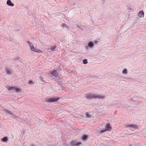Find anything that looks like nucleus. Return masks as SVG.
I'll use <instances>...</instances> for the list:
<instances>
[{
  "label": "nucleus",
  "instance_id": "f257e3e1",
  "mask_svg": "<svg viewBox=\"0 0 146 146\" xmlns=\"http://www.w3.org/2000/svg\"><path fill=\"white\" fill-rule=\"evenodd\" d=\"M86 98L88 99H91L93 98L104 99L105 98V97L104 96H102L98 94L90 93L86 94Z\"/></svg>",
  "mask_w": 146,
  "mask_h": 146
},
{
  "label": "nucleus",
  "instance_id": "f03ea898",
  "mask_svg": "<svg viewBox=\"0 0 146 146\" xmlns=\"http://www.w3.org/2000/svg\"><path fill=\"white\" fill-rule=\"evenodd\" d=\"M111 129L112 128L110 124L108 123L106 124V128L105 129H104L101 130L97 129L96 130V131L98 133H100L102 134L107 131L111 130Z\"/></svg>",
  "mask_w": 146,
  "mask_h": 146
},
{
  "label": "nucleus",
  "instance_id": "7ed1b4c3",
  "mask_svg": "<svg viewBox=\"0 0 146 146\" xmlns=\"http://www.w3.org/2000/svg\"><path fill=\"white\" fill-rule=\"evenodd\" d=\"M27 42L29 44L30 48L32 51L35 52H39L40 53L42 52V51L38 50L37 49L35 48V47H34L33 44L30 42L29 41H27Z\"/></svg>",
  "mask_w": 146,
  "mask_h": 146
},
{
  "label": "nucleus",
  "instance_id": "20e7f679",
  "mask_svg": "<svg viewBox=\"0 0 146 146\" xmlns=\"http://www.w3.org/2000/svg\"><path fill=\"white\" fill-rule=\"evenodd\" d=\"M6 88H7L9 90H12L13 91H15L16 92H21V89L20 88H17L14 87L7 86Z\"/></svg>",
  "mask_w": 146,
  "mask_h": 146
},
{
  "label": "nucleus",
  "instance_id": "39448f33",
  "mask_svg": "<svg viewBox=\"0 0 146 146\" xmlns=\"http://www.w3.org/2000/svg\"><path fill=\"white\" fill-rule=\"evenodd\" d=\"M60 99V98L59 97L57 98H52L46 99L45 101L47 102H55L58 101Z\"/></svg>",
  "mask_w": 146,
  "mask_h": 146
},
{
  "label": "nucleus",
  "instance_id": "423d86ee",
  "mask_svg": "<svg viewBox=\"0 0 146 146\" xmlns=\"http://www.w3.org/2000/svg\"><path fill=\"white\" fill-rule=\"evenodd\" d=\"M71 143L72 146H79L82 144L81 142H77L74 141H72Z\"/></svg>",
  "mask_w": 146,
  "mask_h": 146
},
{
  "label": "nucleus",
  "instance_id": "0eeeda50",
  "mask_svg": "<svg viewBox=\"0 0 146 146\" xmlns=\"http://www.w3.org/2000/svg\"><path fill=\"white\" fill-rule=\"evenodd\" d=\"M51 73L55 77H57L58 75L57 72L55 70H53Z\"/></svg>",
  "mask_w": 146,
  "mask_h": 146
},
{
  "label": "nucleus",
  "instance_id": "6e6552de",
  "mask_svg": "<svg viewBox=\"0 0 146 146\" xmlns=\"http://www.w3.org/2000/svg\"><path fill=\"white\" fill-rule=\"evenodd\" d=\"M127 126L129 127L132 128H133L136 129H138V126H137V125H135L133 124L129 125H128Z\"/></svg>",
  "mask_w": 146,
  "mask_h": 146
},
{
  "label": "nucleus",
  "instance_id": "1a4fd4ad",
  "mask_svg": "<svg viewBox=\"0 0 146 146\" xmlns=\"http://www.w3.org/2000/svg\"><path fill=\"white\" fill-rule=\"evenodd\" d=\"M138 15L140 18L143 17L144 15V13L143 11H140L138 13Z\"/></svg>",
  "mask_w": 146,
  "mask_h": 146
},
{
  "label": "nucleus",
  "instance_id": "9d476101",
  "mask_svg": "<svg viewBox=\"0 0 146 146\" xmlns=\"http://www.w3.org/2000/svg\"><path fill=\"white\" fill-rule=\"evenodd\" d=\"M7 4V5L11 6H13L14 5V4L11 2L10 0H8Z\"/></svg>",
  "mask_w": 146,
  "mask_h": 146
},
{
  "label": "nucleus",
  "instance_id": "9b49d317",
  "mask_svg": "<svg viewBox=\"0 0 146 146\" xmlns=\"http://www.w3.org/2000/svg\"><path fill=\"white\" fill-rule=\"evenodd\" d=\"M5 70L6 72L8 74H11V71L9 69L7 68H6Z\"/></svg>",
  "mask_w": 146,
  "mask_h": 146
},
{
  "label": "nucleus",
  "instance_id": "f8f14e48",
  "mask_svg": "<svg viewBox=\"0 0 146 146\" xmlns=\"http://www.w3.org/2000/svg\"><path fill=\"white\" fill-rule=\"evenodd\" d=\"M2 139V141H3V142H6L8 140V139L7 137H5L3 138Z\"/></svg>",
  "mask_w": 146,
  "mask_h": 146
},
{
  "label": "nucleus",
  "instance_id": "ddd939ff",
  "mask_svg": "<svg viewBox=\"0 0 146 146\" xmlns=\"http://www.w3.org/2000/svg\"><path fill=\"white\" fill-rule=\"evenodd\" d=\"M88 46L89 47H91L93 46L94 44L92 42H90L88 43Z\"/></svg>",
  "mask_w": 146,
  "mask_h": 146
},
{
  "label": "nucleus",
  "instance_id": "4468645a",
  "mask_svg": "<svg viewBox=\"0 0 146 146\" xmlns=\"http://www.w3.org/2000/svg\"><path fill=\"white\" fill-rule=\"evenodd\" d=\"M86 116L88 117H91V115L90 114H89L88 112H86Z\"/></svg>",
  "mask_w": 146,
  "mask_h": 146
},
{
  "label": "nucleus",
  "instance_id": "2eb2a0df",
  "mask_svg": "<svg viewBox=\"0 0 146 146\" xmlns=\"http://www.w3.org/2000/svg\"><path fill=\"white\" fill-rule=\"evenodd\" d=\"M87 138V136L86 135H83L82 139L83 140H86Z\"/></svg>",
  "mask_w": 146,
  "mask_h": 146
},
{
  "label": "nucleus",
  "instance_id": "dca6fc26",
  "mask_svg": "<svg viewBox=\"0 0 146 146\" xmlns=\"http://www.w3.org/2000/svg\"><path fill=\"white\" fill-rule=\"evenodd\" d=\"M83 62L84 64H86L87 63V60L86 59H85L83 60Z\"/></svg>",
  "mask_w": 146,
  "mask_h": 146
},
{
  "label": "nucleus",
  "instance_id": "f3484780",
  "mask_svg": "<svg viewBox=\"0 0 146 146\" xmlns=\"http://www.w3.org/2000/svg\"><path fill=\"white\" fill-rule=\"evenodd\" d=\"M56 47V46H54L51 47L50 49H51L52 50H53Z\"/></svg>",
  "mask_w": 146,
  "mask_h": 146
},
{
  "label": "nucleus",
  "instance_id": "a211bd4d",
  "mask_svg": "<svg viewBox=\"0 0 146 146\" xmlns=\"http://www.w3.org/2000/svg\"><path fill=\"white\" fill-rule=\"evenodd\" d=\"M62 26L63 27H66V28H68V26L66 24H62Z\"/></svg>",
  "mask_w": 146,
  "mask_h": 146
},
{
  "label": "nucleus",
  "instance_id": "6ab92c4d",
  "mask_svg": "<svg viewBox=\"0 0 146 146\" xmlns=\"http://www.w3.org/2000/svg\"><path fill=\"white\" fill-rule=\"evenodd\" d=\"M127 70L126 69H124L123 71V74H126V73H127Z\"/></svg>",
  "mask_w": 146,
  "mask_h": 146
},
{
  "label": "nucleus",
  "instance_id": "aec40b11",
  "mask_svg": "<svg viewBox=\"0 0 146 146\" xmlns=\"http://www.w3.org/2000/svg\"><path fill=\"white\" fill-rule=\"evenodd\" d=\"M6 111H7V112L9 113H10L12 115V113L10 112L9 110H5Z\"/></svg>",
  "mask_w": 146,
  "mask_h": 146
},
{
  "label": "nucleus",
  "instance_id": "412c9836",
  "mask_svg": "<svg viewBox=\"0 0 146 146\" xmlns=\"http://www.w3.org/2000/svg\"><path fill=\"white\" fill-rule=\"evenodd\" d=\"M28 83L30 84H34V83L33 82V81L32 80H30L29 82Z\"/></svg>",
  "mask_w": 146,
  "mask_h": 146
},
{
  "label": "nucleus",
  "instance_id": "4be33fe9",
  "mask_svg": "<svg viewBox=\"0 0 146 146\" xmlns=\"http://www.w3.org/2000/svg\"><path fill=\"white\" fill-rule=\"evenodd\" d=\"M102 126V125L101 124V125H99L98 127L97 128H100Z\"/></svg>",
  "mask_w": 146,
  "mask_h": 146
},
{
  "label": "nucleus",
  "instance_id": "5701e85b",
  "mask_svg": "<svg viewBox=\"0 0 146 146\" xmlns=\"http://www.w3.org/2000/svg\"><path fill=\"white\" fill-rule=\"evenodd\" d=\"M40 79L41 80H42V81H43L44 82V81L43 80V79L42 78V77H40Z\"/></svg>",
  "mask_w": 146,
  "mask_h": 146
},
{
  "label": "nucleus",
  "instance_id": "b1692460",
  "mask_svg": "<svg viewBox=\"0 0 146 146\" xmlns=\"http://www.w3.org/2000/svg\"><path fill=\"white\" fill-rule=\"evenodd\" d=\"M31 146H34V145H32Z\"/></svg>",
  "mask_w": 146,
  "mask_h": 146
}]
</instances>
